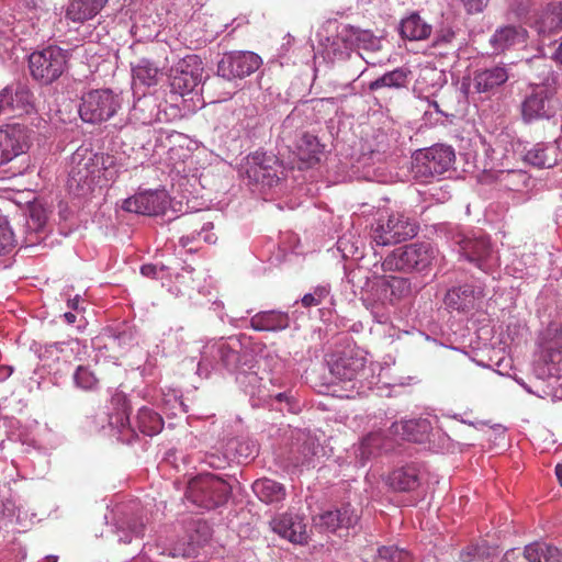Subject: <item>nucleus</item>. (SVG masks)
I'll list each match as a JSON object with an SVG mask.
<instances>
[{"label":"nucleus","mask_w":562,"mask_h":562,"mask_svg":"<svg viewBox=\"0 0 562 562\" xmlns=\"http://www.w3.org/2000/svg\"><path fill=\"white\" fill-rule=\"evenodd\" d=\"M438 250L429 243H413L394 249L383 261L384 271L422 272L436 260Z\"/></svg>","instance_id":"f257e3e1"},{"label":"nucleus","mask_w":562,"mask_h":562,"mask_svg":"<svg viewBox=\"0 0 562 562\" xmlns=\"http://www.w3.org/2000/svg\"><path fill=\"white\" fill-rule=\"evenodd\" d=\"M231 494L229 484L212 474L203 473L189 481L186 497L193 504L205 509L224 505Z\"/></svg>","instance_id":"f03ea898"},{"label":"nucleus","mask_w":562,"mask_h":562,"mask_svg":"<svg viewBox=\"0 0 562 562\" xmlns=\"http://www.w3.org/2000/svg\"><path fill=\"white\" fill-rule=\"evenodd\" d=\"M454 159L456 155L451 146L434 145L415 153L412 172L416 179L428 182L431 178L447 172L452 167Z\"/></svg>","instance_id":"7ed1b4c3"},{"label":"nucleus","mask_w":562,"mask_h":562,"mask_svg":"<svg viewBox=\"0 0 562 562\" xmlns=\"http://www.w3.org/2000/svg\"><path fill=\"white\" fill-rule=\"evenodd\" d=\"M418 233V225L402 213L380 217L371 228V238L378 246L396 245L412 239Z\"/></svg>","instance_id":"20e7f679"},{"label":"nucleus","mask_w":562,"mask_h":562,"mask_svg":"<svg viewBox=\"0 0 562 562\" xmlns=\"http://www.w3.org/2000/svg\"><path fill=\"white\" fill-rule=\"evenodd\" d=\"M121 108V99L110 89H95L81 98L79 114L82 121L99 124L110 120Z\"/></svg>","instance_id":"39448f33"},{"label":"nucleus","mask_w":562,"mask_h":562,"mask_svg":"<svg viewBox=\"0 0 562 562\" xmlns=\"http://www.w3.org/2000/svg\"><path fill=\"white\" fill-rule=\"evenodd\" d=\"M67 64V53L58 46H48L34 52L29 57L32 77L41 83L48 85L58 79Z\"/></svg>","instance_id":"423d86ee"},{"label":"nucleus","mask_w":562,"mask_h":562,"mask_svg":"<svg viewBox=\"0 0 562 562\" xmlns=\"http://www.w3.org/2000/svg\"><path fill=\"white\" fill-rule=\"evenodd\" d=\"M555 89L549 83L535 85L531 87L521 103V115L525 122L539 121L550 119L554 115V106L552 98Z\"/></svg>","instance_id":"0eeeda50"},{"label":"nucleus","mask_w":562,"mask_h":562,"mask_svg":"<svg viewBox=\"0 0 562 562\" xmlns=\"http://www.w3.org/2000/svg\"><path fill=\"white\" fill-rule=\"evenodd\" d=\"M456 243L459 245L461 255L479 269L488 272L497 265V258L486 236L459 235Z\"/></svg>","instance_id":"6e6552de"},{"label":"nucleus","mask_w":562,"mask_h":562,"mask_svg":"<svg viewBox=\"0 0 562 562\" xmlns=\"http://www.w3.org/2000/svg\"><path fill=\"white\" fill-rule=\"evenodd\" d=\"M203 67L196 55H187L171 69L170 86L173 92L184 95L200 82Z\"/></svg>","instance_id":"1a4fd4ad"},{"label":"nucleus","mask_w":562,"mask_h":562,"mask_svg":"<svg viewBox=\"0 0 562 562\" xmlns=\"http://www.w3.org/2000/svg\"><path fill=\"white\" fill-rule=\"evenodd\" d=\"M261 65V58L251 52H234L225 55L217 65V72L228 80L244 78L255 72Z\"/></svg>","instance_id":"9d476101"},{"label":"nucleus","mask_w":562,"mask_h":562,"mask_svg":"<svg viewBox=\"0 0 562 562\" xmlns=\"http://www.w3.org/2000/svg\"><path fill=\"white\" fill-rule=\"evenodd\" d=\"M367 359L357 348H347L329 362L330 374L340 382L353 381L366 367Z\"/></svg>","instance_id":"9b49d317"},{"label":"nucleus","mask_w":562,"mask_h":562,"mask_svg":"<svg viewBox=\"0 0 562 562\" xmlns=\"http://www.w3.org/2000/svg\"><path fill=\"white\" fill-rule=\"evenodd\" d=\"M27 147L26 128L20 124L0 128V165L23 154Z\"/></svg>","instance_id":"f8f14e48"},{"label":"nucleus","mask_w":562,"mask_h":562,"mask_svg":"<svg viewBox=\"0 0 562 562\" xmlns=\"http://www.w3.org/2000/svg\"><path fill=\"white\" fill-rule=\"evenodd\" d=\"M34 108L33 94L25 86L7 87L0 95V112L21 116L30 113Z\"/></svg>","instance_id":"ddd939ff"},{"label":"nucleus","mask_w":562,"mask_h":562,"mask_svg":"<svg viewBox=\"0 0 562 562\" xmlns=\"http://www.w3.org/2000/svg\"><path fill=\"white\" fill-rule=\"evenodd\" d=\"M166 206V194L157 191L142 192L123 202V209L125 211L148 216L164 213Z\"/></svg>","instance_id":"4468645a"},{"label":"nucleus","mask_w":562,"mask_h":562,"mask_svg":"<svg viewBox=\"0 0 562 562\" xmlns=\"http://www.w3.org/2000/svg\"><path fill=\"white\" fill-rule=\"evenodd\" d=\"M358 514L350 504L336 510H327L314 517V525L321 531L335 532L340 528H350L358 522Z\"/></svg>","instance_id":"2eb2a0df"},{"label":"nucleus","mask_w":562,"mask_h":562,"mask_svg":"<svg viewBox=\"0 0 562 562\" xmlns=\"http://www.w3.org/2000/svg\"><path fill=\"white\" fill-rule=\"evenodd\" d=\"M270 525L276 533L293 543H304L307 540L306 524L297 514L279 515L271 520Z\"/></svg>","instance_id":"dca6fc26"},{"label":"nucleus","mask_w":562,"mask_h":562,"mask_svg":"<svg viewBox=\"0 0 562 562\" xmlns=\"http://www.w3.org/2000/svg\"><path fill=\"white\" fill-rule=\"evenodd\" d=\"M483 296L482 290L464 284L450 289L443 299L447 308L459 313H469L476 308L477 301Z\"/></svg>","instance_id":"f3484780"},{"label":"nucleus","mask_w":562,"mask_h":562,"mask_svg":"<svg viewBox=\"0 0 562 562\" xmlns=\"http://www.w3.org/2000/svg\"><path fill=\"white\" fill-rule=\"evenodd\" d=\"M94 158L95 156L87 149H78L72 154L69 178L78 187L89 186L94 178V173L99 171Z\"/></svg>","instance_id":"a211bd4d"},{"label":"nucleus","mask_w":562,"mask_h":562,"mask_svg":"<svg viewBox=\"0 0 562 562\" xmlns=\"http://www.w3.org/2000/svg\"><path fill=\"white\" fill-rule=\"evenodd\" d=\"M319 442L310 432L299 431L291 447V460L294 467H308L319 451Z\"/></svg>","instance_id":"6ab92c4d"},{"label":"nucleus","mask_w":562,"mask_h":562,"mask_svg":"<svg viewBox=\"0 0 562 562\" xmlns=\"http://www.w3.org/2000/svg\"><path fill=\"white\" fill-rule=\"evenodd\" d=\"M538 347L544 362H559L562 355V329L560 325L551 323L541 331Z\"/></svg>","instance_id":"aec40b11"},{"label":"nucleus","mask_w":562,"mask_h":562,"mask_svg":"<svg viewBox=\"0 0 562 562\" xmlns=\"http://www.w3.org/2000/svg\"><path fill=\"white\" fill-rule=\"evenodd\" d=\"M508 71L504 66L477 70L473 76V87L477 93L494 94L508 80Z\"/></svg>","instance_id":"412c9836"},{"label":"nucleus","mask_w":562,"mask_h":562,"mask_svg":"<svg viewBox=\"0 0 562 562\" xmlns=\"http://www.w3.org/2000/svg\"><path fill=\"white\" fill-rule=\"evenodd\" d=\"M419 469L415 464L394 469L387 476V484L398 492L414 491L419 486Z\"/></svg>","instance_id":"4be33fe9"},{"label":"nucleus","mask_w":562,"mask_h":562,"mask_svg":"<svg viewBox=\"0 0 562 562\" xmlns=\"http://www.w3.org/2000/svg\"><path fill=\"white\" fill-rule=\"evenodd\" d=\"M325 146L322 145L315 135L304 133L296 145V156L306 167H313L321 161Z\"/></svg>","instance_id":"5701e85b"},{"label":"nucleus","mask_w":562,"mask_h":562,"mask_svg":"<svg viewBox=\"0 0 562 562\" xmlns=\"http://www.w3.org/2000/svg\"><path fill=\"white\" fill-rule=\"evenodd\" d=\"M429 425L426 420H403L395 422L389 428L390 435L395 440L422 442Z\"/></svg>","instance_id":"b1692460"},{"label":"nucleus","mask_w":562,"mask_h":562,"mask_svg":"<svg viewBox=\"0 0 562 562\" xmlns=\"http://www.w3.org/2000/svg\"><path fill=\"white\" fill-rule=\"evenodd\" d=\"M108 0H71L66 10V18L76 23H83L94 18Z\"/></svg>","instance_id":"393cba45"},{"label":"nucleus","mask_w":562,"mask_h":562,"mask_svg":"<svg viewBox=\"0 0 562 562\" xmlns=\"http://www.w3.org/2000/svg\"><path fill=\"white\" fill-rule=\"evenodd\" d=\"M526 36L527 32L525 29L508 25L496 30L490 42L495 50L504 52L512 46L525 43Z\"/></svg>","instance_id":"a878e982"},{"label":"nucleus","mask_w":562,"mask_h":562,"mask_svg":"<svg viewBox=\"0 0 562 562\" xmlns=\"http://www.w3.org/2000/svg\"><path fill=\"white\" fill-rule=\"evenodd\" d=\"M524 159L537 168H552L558 162V149L551 144L538 143L527 150Z\"/></svg>","instance_id":"bb28decb"},{"label":"nucleus","mask_w":562,"mask_h":562,"mask_svg":"<svg viewBox=\"0 0 562 562\" xmlns=\"http://www.w3.org/2000/svg\"><path fill=\"white\" fill-rule=\"evenodd\" d=\"M391 448L392 443L381 431L370 432L361 440L358 448V457L364 463L371 457L379 454L381 451H387Z\"/></svg>","instance_id":"cd10ccee"},{"label":"nucleus","mask_w":562,"mask_h":562,"mask_svg":"<svg viewBox=\"0 0 562 562\" xmlns=\"http://www.w3.org/2000/svg\"><path fill=\"white\" fill-rule=\"evenodd\" d=\"M401 35L409 41H423L429 37L432 27L418 13H412L401 22Z\"/></svg>","instance_id":"c85d7f7f"},{"label":"nucleus","mask_w":562,"mask_h":562,"mask_svg":"<svg viewBox=\"0 0 562 562\" xmlns=\"http://www.w3.org/2000/svg\"><path fill=\"white\" fill-rule=\"evenodd\" d=\"M252 491L266 504L280 503L285 498L284 486L270 479H260L254 482Z\"/></svg>","instance_id":"c756f323"},{"label":"nucleus","mask_w":562,"mask_h":562,"mask_svg":"<svg viewBox=\"0 0 562 562\" xmlns=\"http://www.w3.org/2000/svg\"><path fill=\"white\" fill-rule=\"evenodd\" d=\"M251 326L256 330H282L289 326V316L276 311L261 312L251 318Z\"/></svg>","instance_id":"7c9ffc66"},{"label":"nucleus","mask_w":562,"mask_h":562,"mask_svg":"<svg viewBox=\"0 0 562 562\" xmlns=\"http://www.w3.org/2000/svg\"><path fill=\"white\" fill-rule=\"evenodd\" d=\"M380 286L390 303L400 301L408 296L412 292L409 280L402 277H383L380 281Z\"/></svg>","instance_id":"2f4dec72"},{"label":"nucleus","mask_w":562,"mask_h":562,"mask_svg":"<svg viewBox=\"0 0 562 562\" xmlns=\"http://www.w3.org/2000/svg\"><path fill=\"white\" fill-rule=\"evenodd\" d=\"M411 71L406 68H396L392 71L385 72L383 76L378 79L371 81L369 83V89L371 91H376L382 88H394L400 89L406 87L408 82V76Z\"/></svg>","instance_id":"473e14b6"},{"label":"nucleus","mask_w":562,"mask_h":562,"mask_svg":"<svg viewBox=\"0 0 562 562\" xmlns=\"http://www.w3.org/2000/svg\"><path fill=\"white\" fill-rule=\"evenodd\" d=\"M137 426L138 429L147 436H154L164 427L162 418L150 408L143 407L137 414Z\"/></svg>","instance_id":"72a5a7b5"},{"label":"nucleus","mask_w":562,"mask_h":562,"mask_svg":"<svg viewBox=\"0 0 562 562\" xmlns=\"http://www.w3.org/2000/svg\"><path fill=\"white\" fill-rule=\"evenodd\" d=\"M252 172L257 180L273 179L277 177L272 166L278 162L274 156H268L265 153H256L252 157Z\"/></svg>","instance_id":"f704fd0d"},{"label":"nucleus","mask_w":562,"mask_h":562,"mask_svg":"<svg viewBox=\"0 0 562 562\" xmlns=\"http://www.w3.org/2000/svg\"><path fill=\"white\" fill-rule=\"evenodd\" d=\"M134 79L144 86H155L158 83L160 70L157 66L147 59H142L133 67Z\"/></svg>","instance_id":"c9c22d12"},{"label":"nucleus","mask_w":562,"mask_h":562,"mask_svg":"<svg viewBox=\"0 0 562 562\" xmlns=\"http://www.w3.org/2000/svg\"><path fill=\"white\" fill-rule=\"evenodd\" d=\"M562 30V2L551 4L540 20V31L553 33Z\"/></svg>","instance_id":"e433bc0d"},{"label":"nucleus","mask_w":562,"mask_h":562,"mask_svg":"<svg viewBox=\"0 0 562 562\" xmlns=\"http://www.w3.org/2000/svg\"><path fill=\"white\" fill-rule=\"evenodd\" d=\"M344 33L345 35L341 37L344 42L350 41L352 44L355 43L359 47L362 46L367 48L370 44L373 43L374 40L370 31L360 30L355 26L345 27Z\"/></svg>","instance_id":"4c0bfd02"},{"label":"nucleus","mask_w":562,"mask_h":562,"mask_svg":"<svg viewBox=\"0 0 562 562\" xmlns=\"http://www.w3.org/2000/svg\"><path fill=\"white\" fill-rule=\"evenodd\" d=\"M16 245V238L8 220L0 215V255L11 251Z\"/></svg>","instance_id":"58836bf2"},{"label":"nucleus","mask_w":562,"mask_h":562,"mask_svg":"<svg viewBox=\"0 0 562 562\" xmlns=\"http://www.w3.org/2000/svg\"><path fill=\"white\" fill-rule=\"evenodd\" d=\"M404 552L395 547H381L375 554L366 557V562H402Z\"/></svg>","instance_id":"ea45409f"},{"label":"nucleus","mask_w":562,"mask_h":562,"mask_svg":"<svg viewBox=\"0 0 562 562\" xmlns=\"http://www.w3.org/2000/svg\"><path fill=\"white\" fill-rule=\"evenodd\" d=\"M215 349L216 355L225 367H232L238 362L239 357L237 351H235L228 344L222 341L215 346Z\"/></svg>","instance_id":"a19ab883"},{"label":"nucleus","mask_w":562,"mask_h":562,"mask_svg":"<svg viewBox=\"0 0 562 562\" xmlns=\"http://www.w3.org/2000/svg\"><path fill=\"white\" fill-rule=\"evenodd\" d=\"M74 379L76 385L83 390H92L97 384L93 373L81 366L77 368Z\"/></svg>","instance_id":"79ce46f5"},{"label":"nucleus","mask_w":562,"mask_h":562,"mask_svg":"<svg viewBox=\"0 0 562 562\" xmlns=\"http://www.w3.org/2000/svg\"><path fill=\"white\" fill-rule=\"evenodd\" d=\"M329 291L325 286H317L313 292L305 294L301 302L304 307L317 306L327 297Z\"/></svg>","instance_id":"37998d69"},{"label":"nucleus","mask_w":562,"mask_h":562,"mask_svg":"<svg viewBox=\"0 0 562 562\" xmlns=\"http://www.w3.org/2000/svg\"><path fill=\"white\" fill-rule=\"evenodd\" d=\"M542 543L536 542L525 547L522 559L526 562H542Z\"/></svg>","instance_id":"c03bdc74"},{"label":"nucleus","mask_w":562,"mask_h":562,"mask_svg":"<svg viewBox=\"0 0 562 562\" xmlns=\"http://www.w3.org/2000/svg\"><path fill=\"white\" fill-rule=\"evenodd\" d=\"M461 562H474L482 558L481 550L477 546H468L460 552Z\"/></svg>","instance_id":"a18cd8bd"},{"label":"nucleus","mask_w":562,"mask_h":562,"mask_svg":"<svg viewBox=\"0 0 562 562\" xmlns=\"http://www.w3.org/2000/svg\"><path fill=\"white\" fill-rule=\"evenodd\" d=\"M543 551H542V560L543 562H560L561 560V552L557 547L542 543Z\"/></svg>","instance_id":"49530a36"},{"label":"nucleus","mask_w":562,"mask_h":562,"mask_svg":"<svg viewBox=\"0 0 562 562\" xmlns=\"http://www.w3.org/2000/svg\"><path fill=\"white\" fill-rule=\"evenodd\" d=\"M469 13L482 12L488 0H461Z\"/></svg>","instance_id":"de8ad7c7"},{"label":"nucleus","mask_w":562,"mask_h":562,"mask_svg":"<svg viewBox=\"0 0 562 562\" xmlns=\"http://www.w3.org/2000/svg\"><path fill=\"white\" fill-rule=\"evenodd\" d=\"M193 552V548H191L190 546L188 548H183V549H172L169 553V555H171L172 558H187V557H190Z\"/></svg>","instance_id":"09e8293b"},{"label":"nucleus","mask_w":562,"mask_h":562,"mask_svg":"<svg viewBox=\"0 0 562 562\" xmlns=\"http://www.w3.org/2000/svg\"><path fill=\"white\" fill-rule=\"evenodd\" d=\"M31 217L32 220L36 221L37 227L43 226L46 221L44 212L36 209L31 210Z\"/></svg>","instance_id":"8fccbe9b"},{"label":"nucleus","mask_w":562,"mask_h":562,"mask_svg":"<svg viewBox=\"0 0 562 562\" xmlns=\"http://www.w3.org/2000/svg\"><path fill=\"white\" fill-rule=\"evenodd\" d=\"M140 272L145 277L155 278L157 274V267L155 265H144L140 268Z\"/></svg>","instance_id":"3c124183"},{"label":"nucleus","mask_w":562,"mask_h":562,"mask_svg":"<svg viewBox=\"0 0 562 562\" xmlns=\"http://www.w3.org/2000/svg\"><path fill=\"white\" fill-rule=\"evenodd\" d=\"M13 373V368L9 366H0V383L4 382Z\"/></svg>","instance_id":"603ef678"},{"label":"nucleus","mask_w":562,"mask_h":562,"mask_svg":"<svg viewBox=\"0 0 562 562\" xmlns=\"http://www.w3.org/2000/svg\"><path fill=\"white\" fill-rule=\"evenodd\" d=\"M64 317H65V321L68 324H74L76 322V318H77V316L74 313H71V312L65 313Z\"/></svg>","instance_id":"864d4df0"},{"label":"nucleus","mask_w":562,"mask_h":562,"mask_svg":"<svg viewBox=\"0 0 562 562\" xmlns=\"http://www.w3.org/2000/svg\"><path fill=\"white\" fill-rule=\"evenodd\" d=\"M453 37V33L452 32H448L447 34L442 35L441 37H439L437 40V43L438 42H445V43H449Z\"/></svg>","instance_id":"5fc2aeb1"},{"label":"nucleus","mask_w":562,"mask_h":562,"mask_svg":"<svg viewBox=\"0 0 562 562\" xmlns=\"http://www.w3.org/2000/svg\"><path fill=\"white\" fill-rule=\"evenodd\" d=\"M554 59L557 61H559L560 64H562V43L560 44V46L558 47V49L555 50L554 55H553Z\"/></svg>","instance_id":"6e6d98bb"},{"label":"nucleus","mask_w":562,"mask_h":562,"mask_svg":"<svg viewBox=\"0 0 562 562\" xmlns=\"http://www.w3.org/2000/svg\"><path fill=\"white\" fill-rule=\"evenodd\" d=\"M555 474L560 484L562 485V463L555 467Z\"/></svg>","instance_id":"4d7b16f0"},{"label":"nucleus","mask_w":562,"mask_h":562,"mask_svg":"<svg viewBox=\"0 0 562 562\" xmlns=\"http://www.w3.org/2000/svg\"><path fill=\"white\" fill-rule=\"evenodd\" d=\"M517 555L516 550H509L506 552L505 558L507 561H510V559H515Z\"/></svg>","instance_id":"13d9d810"},{"label":"nucleus","mask_w":562,"mask_h":562,"mask_svg":"<svg viewBox=\"0 0 562 562\" xmlns=\"http://www.w3.org/2000/svg\"><path fill=\"white\" fill-rule=\"evenodd\" d=\"M68 306L70 308L77 310L78 308V301L77 300H69L68 301Z\"/></svg>","instance_id":"bf43d9fd"},{"label":"nucleus","mask_w":562,"mask_h":562,"mask_svg":"<svg viewBox=\"0 0 562 562\" xmlns=\"http://www.w3.org/2000/svg\"><path fill=\"white\" fill-rule=\"evenodd\" d=\"M46 561L47 562H58V557L57 555H47Z\"/></svg>","instance_id":"052dcab7"},{"label":"nucleus","mask_w":562,"mask_h":562,"mask_svg":"<svg viewBox=\"0 0 562 562\" xmlns=\"http://www.w3.org/2000/svg\"><path fill=\"white\" fill-rule=\"evenodd\" d=\"M248 111H249V113H250L249 115H250L251 117H255V116H256V109H255V108H251V109H249Z\"/></svg>","instance_id":"680f3d73"},{"label":"nucleus","mask_w":562,"mask_h":562,"mask_svg":"<svg viewBox=\"0 0 562 562\" xmlns=\"http://www.w3.org/2000/svg\"><path fill=\"white\" fill-rule=\"evenodd\" d=\"M284 396H285V395H284L283 393H280V394H278V395H277V398H278L279 401H282Z\"/></svg>","instance_id":"e2e57ef3"}]
</instances>
